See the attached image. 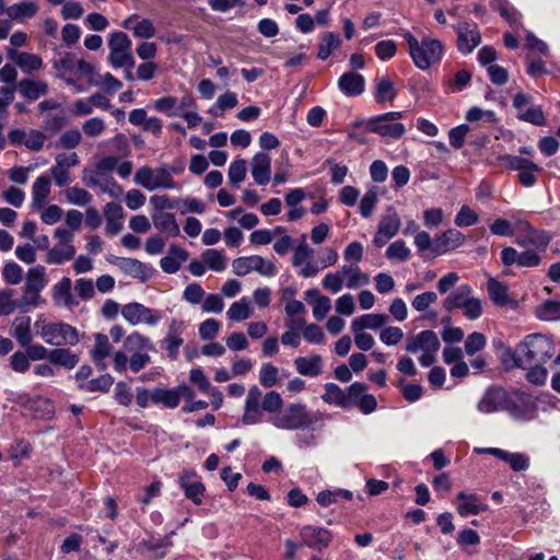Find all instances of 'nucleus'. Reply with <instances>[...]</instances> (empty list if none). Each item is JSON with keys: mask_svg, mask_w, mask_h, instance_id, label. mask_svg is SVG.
<instances>
[{"mask_svg": "<svg viewBox=\"0 0 560 560\" xmlns=\"http://www.w3.org/2000/svg\"><path fill=\"white\" fill-rule=\"evenodd\" d=\"M404 38L408 44L409 55L417 68L427 70L441 61L444 54V45L441 40L425 36L419 42L409 32L404 34Z\"/></svg>", "mask_w": 560, "mask_h": 560, "instance_id": "nucleus-4", "label": "nucleus"}, {"mask_svg": "<svg viewBox=\"0 0 560 560\" xmlns=\"http://www.w3.org/2000/svg\"><path fill=\"white\" fill-rule=\"evenodd\" d=\"M252 176L256 184L267 185L270 180L271 158L265 152H258L252 160Z\"/></svg>", "mask_w": 560, "mask_h": 560, "instance_id": "nucleus-26", "label": "nucleus"}, {"mask_svg": "<svg viewBox=\"0 0 560 560\" xmlns=\"http://www.w3.org/2000/svg\"><path fill=\"white\" fill-rule=\"evenodd\" d=\"M151 401L154 404H162L167 408H176L179 405L177 387L171 389H153L151 392Z\"/></svg>", "mask_w": 560, "mask_h": 560, "instance_id": "nucleus-49", "label": "nucleus"}, {"mask_svg": "<svg viewBox=\"0 0 560 560\" xmlns=\"http://www.w3.org/2000/svg\"><path fill=\"white\" fill-rule=\"evenodd\" d=\"M300 537L303 545L317 551L328 548L332 540V535L328 529L313 525L303 526L300 530Z\"/></svg>", "mask_w": 560, "mask_h": 560, "instance_id": "nucleus-16", "label": "nucleus"}, {"mask_svg": "<svg viewBox=\"0 0 560 560\" xmlns=\"http://www.w3.org/2000/svg\"><path fill=\"white\" fill-rule=\"evenodd\" d=\"M410 256V249L406 246V243L401 240L395 241L386 249V257L388 259H397L405 261Z\"/></svg>", "mask_w": 560, "mask_h": 560, "instance_id": "nucleus-62", "label": "nucleus"}, {"mask_svg": "<svg viewBox=\"0 0 560 560\" xmlns=\"http://www.w3.org/2000/svg\"><path fill=\"white\" fill-rule=\"evenodd\" d=\"M79 361V355L69 348H65V346L50 350L49 363L52 365L72 370L77 366Z\"/></svg>", "mask_w": 560, "mask_h": 560, "instance_id": "nucleus-35", "label": "nucleus"}, {"mask_svg": "<svg viewBox=\"0 0 560 560\" xmlns=\"http://www.w3.org/2000/svg\"><path fill=\"white\" fill-rule=\"evenodd\" d=\"M188 259V252L178 245H171L168 255L160 261L161 269L166 273H175L179 270L180 265Z\"/></svg>", "mask_w": 560, "mask_h": 560, "instance_id": "nucleus-30", "label": "nucleus"}, {"mask_svg": "<svg viewBox=\"0 0 560 560\" xmlns=\"http://www.w3.org/2000/svg\"><path fill=\"white\" fill-rule=\"evenodd\" d=\"M71 289L72 281L68 277H63L55 283L51 288V298L55 305H63L69 310L77 307L79 305V301L73 296Z\"/></svg>", "mask_w": 560, "mask_h": 560, "instance_id": "nucleus-23", "label": "nucleus"}, {"mask_svg": "<svg viewBox=\"0 0 560 560\" xmlns=\"http://www.w3.org/2000/svg\"><path fill=\"white\" fill-rule=\"evenodd\" d=\"M113 384L114 377L110 374L105 373L96 378L90 380L89 382L79 383L78 387L86 393H108Z\"/></svg>", "mask_w": 560, "mask_h": 560, "instance_id": "nucleus-46", "label": "nucleus"}, {"mask_svg": "<svg viewBox=\"0 0 560 560\" xmlns=\"http://www.w3.org/2000/svg\"><path fill=\"white\" fill-rule=\"evenodd\" d=\"M278 369L273 364L266 362L262 363L259 370V383L264 387H272L278 382Z\"/></svg>", "mask_w": 560, "mask_h": 560, "instance_id": "nucleus-56", "label": "nucleus"}, {"mask_svg": "<svg viewBox=\"0 0 560 560\" xmlns=\"http://www.w3.org/2000/svg\"><path fill=\"white\" fill-rule=\"evenodd\" d=\"M233 272L240 277L257 271L265 277H273L277 273L275 264L258 255L238 257L232 262Z\"/></svg>", "mask_w": 560, "mask_h": 560, "instance_id": "nucleus-13", "label": "nucleus"}, {"mask_svg": "<svg viewBox=\"0 0 560 560\" xmlns=\"http://www.w3.org/2000/svg\"><path fill=\"white\" fill-rule=\"evenodd\" d=\"M68 124L63 113L48 114L43 120V129L49 132H57Z\"/></svg>", "mask_w": 560, "mask_h": 560, "instance_id": "nucleus-61", "label": "nucleus"}, {"mask_svg": "<svg viewBox=\"0 0 560 560\" xmlns=\"http://www.w3.org/2000/svg\"><path fill=\"white\" fill-rule=\"evenodd\" d=\"M488 293L491 301L498 306H505L512 303V299L509 296V288L503 282H500L493 278L488 281Z\"/></svg>", "mask_w": 560, "mask_h": 560, "instance_id": "nucleus-44", "label": "nucleus"}, {"mask_svg": "<svg viewBox=\"0 0 560 560\" xmlns=\"http://www.w3.org/2000/svg\"><path fill=\"white\" fill-rule=\"evenodd\" d=\"M249 303L247 298H242L232 303L226 312L228 318L234 322H242L249 318L252 316Z\"/></svg>", "mask_w": 560, "mask_h": 560, "instance_id": "nucleus-52", "label": "nucleus"}, {"mask_svg": "<svg viewBox=\"0 0 560 560\" xmlns=\"http://www.w3.org/2000/svg\"><path fill=\"white\" fill-rule=\"evenodd\" d=\"M19 93L28 101H36L48 94L49 88L45 81L22 79L15 85Z\"/></svg>", "mask_w": 560, "mask_h": 560, "instance_id": "nucleus-28", "label": "nucleus"}, {"mask_svg": "<svg viewBox=\"0 0 560 560\" xmlns=\"http://www.w3.org/2000/svg\"><path fill=\"white\" fill-rule=\"evenodd\" d=\"M338 88L347 96H358L364 92L365 80L362 74L349 71L338 79Z\"/></svg>", "mask_w": 560, "mask_h": 560, "instance_id": "nucleus-27", "label": "nucleus"}, {"mask_svg": "<svg viewBox=\"0 0 560 560\" xmlns=\"http://www.w3.org/2000/svg\"><path fill=\"white\" fill-rule=\"evenodd\" d=\"M104 215L106 220V233L110 236L118 234L122 229V207L116 202H108L104 208Z\"/></svg>", "mask_w": 560, "mask_h": 560, "instance_id": "nucleus-31", "label": "nucleus"}, {"mask_svg": "<svg viewBox=\"0 0 560 560\" xmlns=\"http://www.w3.org/2000/svg\"><path fill=\"white\" fill-rule=\"evenodd\" d=\"M471 292L472 290L469 284L457 287L443 300V307L447 312L462 308L470 300Z\"/></svg>", "mask_w": 560, "mask_h": 560, "instance_id": "nucleus-37", "label": "nucleus"}, {"mask_svg": "<svg viewBox=\"0 0 560 560\" xmlns=\"http://www.w3.org/2000/svg\"><path fill=\"white\" fill-rule=\"evenodd\" d=\"M479 220V217L475 210L470 207L464 205L458 210L455 217V224L459 228H467L476 224Z\"/></svg>", "mask_w": 560, "mask_h": 560, "instance_id": "nucleus-58", "label": "nucleus"}, {"mask_svg": "<svg viewBox=\"0 0 560 560\" xmlns=\"http://www.w3.org/2000/svg\"><path fill=\"white\" fill-rule=\"evenodd\" d=\"M538 315L544 320H555L560 318V302L546 301L539 308Z\"/></svg>", "mask_w": 560, "mask_h": 560, "instance_id": "nucleus-64", "label": "nucleus"}, {"mask_svg": "<svg viewBox=\"0 0 560 560\" xmlns=\"http://www.w3.org/2000/svg\"><path fill=\"white\" fill-rule=\"evenodd\" d=\"M107 261L117 266L125 275L144 282L150 277L151 269L136 258L108 256Z\"/></svg>", "mask_w": 560, "mask_h": 560, "instance_id": "nucleus-19", "label": "nucleus"}, {"mask_svg": "<svg viewBox=\"0 0 560 560\" xmlns=\"http://www.w3.org/2000/svg\"><path fill=\"white\" fill-rule=\"evenodd\" d=\"M517 117L526 122L535 126H544L546 124V117L540 106H530L523 112L517 114Z\"/></svg>", "mask_w": 560, "mask_h": 560, "instance_id": "nucleus-57", "label": "nucleus"}, {"mask_svg": "<svg viewBox=\"0 0 560 560\" xmlns=\"http://www.w3.org/2000/svg\"><path fill=\"white\" fill-rule=\"evenodd\" d=\"M296 371L304 376L315 377L323 371V360L319 354L298 357L294 360Z\"/></svg>", "mask_w": 560, "mask_h": 560, "instance_id": "nucleus-36", "label": "nucleus"}, {"mask_svg": "<svg viewBox=\"0 0 560 560\" xmlns=\"http://www.w3.org/2000/svg\"><path fill=\"white\" fill-rule=\"evenodd\" d=\"M402 117V112H388L373 116L365 121H357L354 127L364 126L366 131L377 133L382 138L399 140L406 132L405 126L398 122Z\"/></svg>", "mask_w": 560, "mask_h": 560, "instance_id": "nucleus-6", "label": "nucleus"}, {"mask_svg": "<svg viewBox=\"0 0 560 560\" xmlns=\"http://www.w3.org/2000/svg\"><path fill=\"white\" fill-rule=\"evenodd\" d=\"M312 256L313 249L305 242H302L294 249L292 265L294 267L302 266L299 273L303 278H311L319 272L320 268L315 262L311 261Z\"/></svg>", "mask_w": 560, "mask_h": 560, "instance_id": "nucleus-20", "label": "nucleus"}, {"mask_svg": "<svg viewBox=\"0 0 560 560\" xmlns=\"http://www.w3.org/2000/svg\"><path fill=\"white\" fill-rule=\"evenodd\" d=\"M368 390V385L355 382L346 389V409L357 407L360 398Z\"/></svg>", "mask_w": 560, "mask_h": 560, "instance_id": "nucleus-55", "label": "nucleus"}, {"mask_svg": "<svg viewBox=\"0 0 560 560\" xmlns=\"http://www.w3.org/2000/svg\"><path fill=\"white\" fill-rule=\"evenodd\" d=\"M77 65L78 59L72 52H66L60 59L54 61V68L57 70L58 77L68 85H73L75 82L72 75L75 73Z\"/></svg>", "mask_w": 560, "mask_h": 560, "instance_id": "nucleus-33", "label": "nucleus"}, {"mask_svg": "<svg viewBox=\"0 0 560 560\" xmlns=\"http://www.w3.org/2000/svg\"><path fill=\"white\" fill-rule=\"evenodd\" d=\"M340 45L341 38L339 34L334 32H325L318 45L317 58L320 60H326L334 50L339 48Z\"/></svg>", "mask_w": 560, "mask_h": 560, "instance_id": "nucleus-48", "label": "nucleus"}, {"mask_svg": "<svg viewBox=\"0 0 560 560\" xmlns=\"http://www.w3.org/2000/svg\"><path fill=\"white\" fill-rule=\"evenodd\" d=\"M108 63L114 69L122 66L135 67V58L131 50V39L124 32L117 31L110 34L108 39Z\"/></svg>", "mask_w": 560, "mask_h": 560, "instance_id": "nucleus-8", "label": "nucleus"}, {"mask_svg": "<svg viewBox=\"0 0 560 560\" xmlns=\"http://www.w3.org/2000/svg\"><path fill=\"white\" fill-rule=\"evenodd\" d=\"M345 272H341V268L335 272H328L322 280V285L325 290L332 294L341 291L343 287Z\"/></svg>", "mask_w": 560, "mask_h": 560, "instance_id": "nucleus-54", "label": "nucleus"}, {"mask_svg": "<svg viewBox=\"0 0 560 560\" xmlns=\"http://www.w3.org/2000/svg\"><path fill=\"white\" fill-rule=\"evenodd\" d=\"M457 34V49L463 55H469L481 43V34L476 23L463 22L454 26Z\"/></svg>", "mask_w": 560, "mask_h": 560, "instance_id": "nucleus-14", "label": "nucleus"}, {"mask_svg": "<svg viewBox=\"0 0 560 560\" xmlns=\"http://www.w3.org/2000/svg\"><path fill=\"white\" fill-rule=\"evenodd\" d=\"M15 63L26 73L39 70L43 67V60L38 55L31 52H16Z\"/></svg>", "mask_w": 560, "mask_h": 560, "instance_id": "nucleus-51", "label": "nucleus"}, {"mask_svg": "<svg viewBox=\"0 0 560 560\" xmlns=\"http://www.w3.org/2000/svg\"><path fill=\"white\" fill-rule=\"evenodd\" d=\"M545 363H533L532 365H526L528 368V372L526 373V380L534 385H544L548 371L544 368Z\"/></svg>", "mask_w": 560, "mask_h": 560, "instance_id": "nucleus-60", "label": "nucleus"}, {"mask_svg": "<svg viewBox=\"0 0 560 560\" xmlns=\"http://www.w3.org/2000/svg\"><path fill=\"white\" fill-rule=\"evenodd\" d=\"M66 198L69 203L75 206H86L92 201V196L88 190L75 186L66 190Z\"/></svg>", "mask_w": 560, "mask_h": 560, "instance_id": "nucleus-59", "label": "nucleus"}, {"mask_svg": "<svg viewBox=\"0 0 560 560\" xmlns=\"http://www.w3.org/2000/svg\"><path fill=\"white\" fill-rule=\"evenodd\" d=\"M499 161L509 170L518 172L517 177L524 187H532L537 182V174L542 171L533 161L518 155L504 154Z\"/></svg>", "mask_w": 560, "mask_h": 560, "instance_id": "nucleus-12", "label": "nucleus"}, {"mask_svg": "<svg viewBox=\"0 0 560 560\" xmlns=\"http://www.w3.org/2000/svg\"><path fill=\"white\" fill-rule=\"evenodd\" d=\"M184 330L185 323L183 320L176 318L171 319L167 327V334L161 342L162 348L166 350L168 357L173 360L177 359L179 348L184 343Z\"/></svg>", "mask_w": 560, "mask_h": 560, "instance_id": "nucleus-18", "label": "nucleus"}, {"mask_svg": "<svg viewBox=\"0 0 560 560\" xmlns=\"http://www.w3.org/2000/svg\"><path fill=\"white\" fill-rule=\"evenodd\" d=\"M2 277L8 284H19L23 279V269L16 262H8L2 269Z\"/></svg>", "mask_w": 560, "mask_h": 560, "instance_id": "nucleus-63", "label": "nucleus"}, {"mask_svg": "<svg viewBox=\"0 0 560 560\" xmlns=\"http://www.w3.org/2000/svg\"><path fill=\"white\" fill-rule=\"evenodd\" d=\"M113 346L109 342L108 336L104 334L94 335V347L90 351V355L100 371H105L107 364L105 359L112 353Z\"/></svg>", "mask_w": 560, "mask_h": 560, "instance_id": "nucleus-25", "label": "nucleus"}, {"mask_svg": "<svg viewBox=\"0 0 560 560\" xmlns=\"http://www.w3.org/2000/svg\"><path fill=\"white\" fill-rule=\"evenodd\" d=\"M508 392L501 387L489 388L479 400L477 408L482 413L505 411Z\"/></svg>", "mask_w": 560, "mask_h": 560, "instance_id": "nucleus-21", "label": "nucleus"}, {"mask_svg": "<svg viewBox=\"0 0 560 560\" xmlns=\"http://www.w3.org/2000/svg\"><path fill=\"white\" fill-rule=\"evenodd\" d=\"M505 411L515 420L529 421L536 417L537 406L530 394L515 389L508 392Z\"/></svg>", "mask_w": 560, "mask_h": 560, "instance_id": "nucleus-10", "label": "nucleus"}, {"mask_svg": "<svg viewBox=\"0 0 560 560\" xmlns=\"http://www.w3.org/2000/svg\"><path fill=\"white\" fill-rule=\"evenodd\" d=\"M320 412H311L303 402H292L269 418V422L280 430H304L322 422Z\"/></svg>", "mask_w": 560, "mask_h": 560, "instance_id": "nucleus-3", "label": "nucleus"}, {"mask_svg": "<svg viewBox=\"0 0 560 560\" xmlns=\"http://www.w3.org/2000/svg\"><path fill=\"white\" fill-rule=\"evenodd\" d=\"M388 320L387 315L385 314H364L351 323V330H363V329H380L382 328Z\"/></svg>", "mask_w": 560, "mask_h": 560, "instance_id": "nucleus-41", "label": "nucleus"}, {"mask_svg": "<svg viewBox=\"0 0 560 560\" xmlns=\"http://www.w3.org/2000/svg\"><path fill=\"white\" fill-rule=\"evenodd\" d=\"M124 347L128 352H131V353L141 352L143 350H145V351L154 350V346L151 342V340L147 336H144L138 331L130 334L125 339Z\"/></svg>", "mask_w": 560, "mask_h": 560, "instance_id": "nucleus-47", "label": "nucleus"}, {"mask_svg": "<svg viewBox=\"0 0 560 560\" xmlns=\"http://www.w3.org/2000/svg\"><path fill=\"white\" fill-rule=\"evenodd\" d=\"M39 10L38 4L33 0H24L7 8V15L16 22L23 23L34 18Z\"/></svg>", "mask_w": 560, "mask_h": 560, "instance_id": "nucleus-32", "label": "nucleus"}, {"mask_svg": "<svg viewBox=\"0 0 560 560\" xmlns=\"http://www.w3.org/2000/svg\"><path fill=\"white\" fill-rule=\"evenodd\" d=\"M154 226L167 237H176L180 233L175 215L166 211H154L152 213Z\"/></svg>", "mask_w": 560, "mask_h": 560, "instance_id": "nucleus-29", "label": "nucleus"}, {"mask_svg": "<svg viewBox=\"0 0 560 560\" xmlns=\"http://www.w3.org/2000/svg\"><path fill=\"white\" fill-rule=\"evenodd\" d=\"M34 326L37 335L50 346H75L80 340L77 328L68 323L37 319Z\"/></svg>", "mask_w": 560, "mask_h": 560, "instance_id": "nucleus-5", "label": "nucleus"}, {"mask_svg": "<svg viewBox=\"0 0 560 560\" xmlns=\"http://www.w3.org/2000/svg\"><path fill=\"white\" fill-rule=\"evenodd\" d=\"M400 225L401 222L398 213L394 209H387L378 222V234L393 238L398 233Z\"/></svg>", "mask_w": 560, "mask_h": 560, "instance_id": "nucleus-42", "label": "nucleus"}, {"mask_svg": "<svg viewBox=\"0 0 560 560\" xmlns=\"http://www.w3.org/2000/svg\"><path fill=\"white\" fill-rule=\"evenodd\" d=\"M178 485L187 499L191 500L196 505L202 503L206 487L194 470H184L178 477Z\"/></svg>", "mask_w": 560, "mask_h": 560, "instance_id": "nucleus-17", "label": "nucleus"}, {"mask_svg": "<svg viewBox=\"0 0 560 560\" xmlns=\"http://www.w3.org/2000/svg\"><path fill=\"white\" fill-rule=\"evenodd\" d=\"M11 335L16 339L21 347L28 346V343L33 340V335L31 331V317H15L12 323Z\"/></svg>", "mask_w": 560, "mask_h": 560, "instance_id": "nucleus-39", "label": "nucleus"}, {"mask_svg": "<svg viewBox=\"0 0 560 560\" xmlns=\"http://www.w3.org/2000/svg\"><path fill=\"white\" fill-rule=\"evenodd\" d=\"M552 340L541 334L528 335L521 341L514 351L508 349L503 359L506 369L523 368L533 363H546L555 354Z\"/></svg>", "mask_w": 560, "mask_h": 560, "instance_id": "nucleus-1", "label": "nucleus"}, {"mask_svg": "<svg viewBox=\"0 0 560 560\" xmlns=\"http://www.w3.org/2000/svg\"><path fill=\"white\" fill-rule=\"evenodd\" d=\"M46 268L42 265L32 267L26 272L23 287L22 304L26 306H38L42 298L40 292L47 285Z\"/></svg>", "mask_w": 560, "mask_h": 560, "instance_id": "nucleus-11", "label": "nucleus"}, {"mask_svg": "<svg viewBox=\"0 0 560 560\" xmlns=\"http://www.w3.org/2000/svg\"><path fill=\"white\" fill-rule=\"evenodd\" d=\"M133 182L149 191L179 188L164 166L158 168L142 166L136 172Z\"/></svg>", "mask_w": 560, "mask_h": 560, "instance_id": "nucleus-9", "label": "nucleus"}, {"mask_svg": "<svg viewBox=\"0 0 560 560\" xmlns=\"http://www.w3.org/2000/svg\"><path fill=\"white\" fill-rule=\"evenodd\" d=\"M282 406L283 399L278 392L270 390L262 397L261 390L254 385L248 389L245 399L242 422L246 425L259 423L262 417L261 411L273 416L282 409Z\"/></svg>", "mask_w": 560, "mask_h": 560, "instance_id": "nucleus-2", "label": "nucleus"}, {"mask_svg": "<svg viewBox=\"0 0 560 560\" xmlns=\"http://www.w3.org/2000/svg\"><path fill=\"white\" fill-rule=\"evenodd\" d=\"M325 393L322 395V399L330 405H336L342 409H346V390L339 387L335 383H327L324 386Z\"/></svg>", "mask_w": 560, "mask_h": 560, "instance_id": "nucleus-50", "label": "nucleus"}, {"mask_svg": "<svg viewBox=\"0 0 560 560\" xmlns=\"http://www.w3.org/2000/svg\"><path fill=\"white\" fill-rule=\"evenodd\" d=\"M121 315L125 318V320L132 326H136L140 323L154 326L161 319V316L158 314L156 311L149 308L138 302L125 304L121 308Z\"/></svg>", "mask_w": 560, "mask_h": 560, "instance_id": "nucleus-15", "label": "nucleus"}, {"mask_svg": "<svg viewBox=\"0 0 560 560\" xmlns=\"http://www.w3.org/2000/svg\"><path fill=\"white\" fill-rule=\"evenodd\" d=\"M478 453H488L494 457L509 463L514 471H523L529 467V457L522 453H509L502 448H477Z\"/></svg>", "mask_w": 560, "mask_h": 560, "instance_id": "nucleus-24", "label": "nucleus"}, {"mask_svg": "<svg viewBox=\"0 0 560 560\" xmlns=\"http://www.w3.org/2000/svg\"><path fill=\"white\" fill-rule=\"evenodd\" d=\"M440 346L441 342L438 335L433 330L428 329L409 336L406 340L405 350L412 354L421 352L419 363L428 368L435 363Z\"/></svg>", "mask_w": 560, "mask_h": 560, "instance_id": "nucleus-7", "label": "nucleus"}, {"mask_svg": "<svg viewBox=\"0 0 560 560\" xmlns=\"http://www.w3.org/2000/svg\"><path fill=\"white\" fill-rule=\"evenodd\" d=\"M50 179L42 175L36 178L32 186V208L38 210L44 207L50 194Z\"/></svg>", "mask_w": 560, "mask_h": 560, "instance_id": "nucleus-38", "label": "nucleus"}, {"mask_svg": "<svg viewBox=\"0 0 560 560\" xmlns=\"http://www.w3.org/2000/svg\"><path fill=\"white\" fill-rule=\"evenodd\" d=\"M457 500L462 503L457 506V512L460 516L467 517L469 515H478L480 512L487 510L488 505L482 503L476 494H467L459 492Z\"/></svg>", "mask_w": 560, "mask_h": 560, "instance_id": "nucleus-34", "label": "nucleus"}, {"mask_svg": "<svg viewBox=\"0 0 560 560\" xmlns=\"http://www.w3.org/2000/svg\"><path fill=\"white\" fill-rule=\"evenodd\" d=\"M75 255V248L72 244L58 243L48 249L46 262L50 265H61L71 260Z\"/></svg>", "mask_w": 560, "mask_h": 560, "instance_id": "nucleus-40", "label": "nucleus"}, {"mask_svg": "<svg viewBox=\"0 0 560 560\" xmlns=\"http://www.w3.org/2000/svg\"><path fill=\"white\" fill-rule=\"evenodd\" d=\"M465 235L456 230L448 229L434 238V257L452 252L465 242Z\"/></svg>", "mask_w": 560, "mask_h": 560, "instance_id": "nucleus-22", "label": "nucleus"}, {"mask_svg": "<svg viewBox=\"0 0 560 560\" xmlns=\"http://www.w3.org/2000/svg\"><path fill=\"white\" fill-rule=\"evenodd\" d=\"M206 266L217 272L223 271L226 267V259L217 249H206L201 255Z\"/></svg>", "mask_w": 560, "mask_h": 560, "instance_id": "nucleus-53", "label": "nucleus"}, {"mask_svg": "<svg viewBox=\"0 0 560 560\" xmlns=\"http://www.w3.org/2000/svg\"><path fill=\"white\" fill-rule=\"evenodd\" d=\"M397 96V91L394 83L387 77H383L376 80L374 98L376 103L383 104L386 102H393Z\"/></svg>", "mask_w": 560, "mask_h": 560, "instance_id": "nucleus-43", "label": "nucleus"}, {"mask_svg": "<svg viewBox=\"0 0 560 560\" xmlns=\"http://www.w3.org/2000/svg\"><path fill=\"white\" fill-rule=\"evenodd\" d=\"M341 272H345V277H348L346 287L349 289H355L370 283V277L362 272L357 264L343 265L341 267Z\"/></svg>", "mask_w": 560, "mask_h": 560, "instance_id": "nucleus-45", "label": "nucleus"}]
</instances>
